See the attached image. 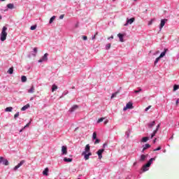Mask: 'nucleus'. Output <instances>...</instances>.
<instances>
[{
	"label": "nucleus",
	"instance_id": "obj_1",
	"mask_svg": "<svg viewBox=\"0 0 179 179\" xmlns=\"http://www.w3.org/2000/svg\"><path fill=\"white\" fill-rule=\"evenodd\" d=\"M6 30H8V28L6 27H3L1 33V41H5V40H6V37L8 36Z\"/></svg>",
	"mask_w": 179,
	"mask_h": 179
},
{
	"label": "nucleus",
	"instance_id": "obj_2",
	"mask_svg": "<svg viewBox=\"0 0 179 179\" xmlns=\"http://www.w3.org/2000/svg\"><path fill=\"white\" fill-rule=\"evenodd\" d=\"M155 160L154 158H151L148 162L145 164L143 166V171H148V167H150V165L152 164V163H153V161Z\"/></svg>",
	"mask_w": 179,
	"mask_h": 179
},
{
	"label": "nucleus",
	"instance_id": "obj_3",
	"mask_svg": "<svg viewBox=\"0 0 179 179\" xmlns=\"http://www.w3.org/2000/svg\"><path fill=\"white\" fill-rule=\"evenodd\" d=\"M132 108H134V105H133L132 102H129L127 103L126 106L124 107L123 110L127 111V110H128V109L132 110Z\"/></svg>",
	"mask_w": 179,
	"mask_h": 179
},
{
	"label": "nucleus",
	"instance_id": "obj_4",
	"mask_svg": "<svg viewBox=\"0 0 179 179\" xmlns=\"http://www.w3.org/2000/svg\"><path fill=\"white\" fill-rule=\"evenodd\" d=\"M24 163H26V161L22 160L17 166H15L13 168L14 171H16V170H17V169H20V167H22V166H23V164H24Z\"/></svg>",
	"mask_w": 179,
	"mask_h": 179
},
{
	"label": "nucleus",
	"instance_id": "obj_5",
	"mask_svg": "<svg viewBox=\"0 0 179 179\" xmlns=\"http://www.w3.org/2000/svg\"><path fill=\"white\" fill-rule=\"evenodd\" d=\"M104 152V149H100L96 152V154L99 156V160H101L103 159V153Z\"/></svg>",
	"mask_w": 179,
	"mask_h": 179
},
{
	"label": "nucleus",
	"instance_id": "obj_6",
	"mask_svg": "<svg viewBox=\"0 0 179 179\" xmlns=\"http://www.w3.org/2000/svg\"><path fill=\"white\" fill-rule=\"evenodd\" d=\"M0 163H3L4 166H9V162L8 159H3V157H0Z\"/></svg>",
	"mask_w": 179,
	"mask_h": 179
},
{
	"label": "nucleus",
	"instance_id": "obj_7",
	"mask_svg": "<svg viewBox=\"0 0 179 179\" xmlns=\"http://www.w3.org/2000/svg\"><path fill=\"white\" fill-rule=\"evenodd\" d=\"M44 61H48V53H45L43 57L38 60V62H44Z\"/></svg>",
	"mask_w": 179,
	"mask_h": 179
},
{
	"label": "nucleus",
	"instance_id": "obj_8",
	"mask_svg": "<svg viewBox=\"0 0 179 179\" xmlns=\"http://www.w3.org/2000/svg\"><path fill=\"white\" fill-rule=\"evenodd\" d=\"M135 22V18L132 17L127 19V23L124 24V26H128V24H132Z\"/></svg>",
	"mask_w": 179,
	"mask_h": 179
},
{
	"label": "nucleus",
	"instance_id": "obj_9",
	"mask_svg": "<svg viewBox=\"0 0 179 179\" xmlns=\"http://www.w3.org/2000/svg\"><path fill=\"white\" fill-rule=\"evenodd\" d=\"M159 128H160V124L157 126L156 130L153 131V133L151 134V139H153V137L155 136L156 134H157V131H159Z\"/></svg>",
	"mask_w": 179,
	"mask_h": 179
},
{
	"label": "nucleus",
	"instance_id": "obj_10",
	"mask_svg": "<svg viewBox=\"0 0 179 179\" xmlns=\"http://www.w3.org/2000/svg\"><path fill=\"white\" fill-rule=\"evenodd\" d=\"M166 22H167V19H163L161 20V23L159 25L160 30H162V29H163V27H164V24H166Z\"/></svg>",
	"mask_w": 179,
	"mask_h": 179
},
{
	"label": "nucleus",
	"instance_id": "obj_11",
	"mask_svg": "<svg viewBox=\"0 0 179 179\" xmlns=\"http://www.w3.org/2000/svg\"><path fill=\"white\" fill-rule=\"evenodd\" d=\"M90 152V145L89 144L86 145L85 151L83 152V155H86V153Z\"/></svg>",
	"mask_w": 179,
	"mask_h": 179
},
{
	"label": "nucleus",
	"instance_id": "obj_12",
	"mask_svg": "<svg viewBox=\"0 0 179 179\" xmlns=\"http://www.w3.org/2000/svg\"><path fill=\"white\" fill-rule=\"evenodd\" d=\"M62 155H67L68 154V148H66V146L63 145L62 147Z\"/></svg>",
	"mask_w": 179,
	"mask_h": 179
},
{
	"label": "nucleus",
	"instance_id": "obj_13",
	"mask_svg": "<svg viewBox=\"0 0 179 179\" xmlns=\"http://www.w3.org/2000/svg\"><path fill=\"white\" fill-rule=\"evenodd\" d=\"M124 34H118L117 37L120 38V43H124Z\"/></svg>",
	"mask_w": 179,
	"mask_h": 179
},
{
	"label": "nucleus",
	"instance_id": "obj_14",
	"mask_svg": "<svg viewBox=\"0 0 179 179\" xmlns=\"http://www.w3.org/2000/svg\"><path fill=\"white\" fill-rule=\"evenodd\" d=\"M27 108H30V104L27 103L21 108V111H26Z\"/></svg>",
	"mask_w": 179,
	"mask_h": 179
},
{
	"label": "nucleus",
	"instance_id": "obj_15",
	"mask_svg": "<svg viewBox=\"0 0 179 179\" xmlns=\"http://www.w3.org/2000/svg\"><path fill=\"white\" fill-rule=\"evenodd\" d=\"M78 105H74L71 108L70 111L71 113H73V111H75V110H78Z\"/></svg>",
	"mask_w": 179,
	"mask_h": 179
},
{
	"label": "nucleus",
	"instance_id": "obj_16",
	"mask_svg": "<svg viewBox=\"0 0 179 179\" xmlns=\"http://www.w3.org/2000/svg\"><path fill=\"white\" fill-rule=\"evenodd\" d=\"M168 49H164V51L162 52L160 55H159V58H163V57H164V55H166V52H167Z\"/></svg>",
	"mask_w": 179,
	"mask_h": 179
},
{
	"label": "nucleus",
	"instance_id": "obj_17",
	"mask_svg": "<svg viewBox=\"0 0 179 179\" xmlns=\"http://www.w3.org/2000/svg\"><path fill=\"white\" fill-rule=\"evenodd\" d=\"M72 160V158H64V162H66V163H71Z\"/></svg>",
	"mask_w": 179,
	"mask_h": 179
},
{
	"label": "nucleus",
	"instance_id": "obj_18",
	"mask_svg": "<svg viewBox=\"0 0 179 179\" xmlns=\"http://www.w3.org/2000/svg\"><path fill=\"white\" fill-rule=\"evenodd\" d=\"M34 90H36V88L34 87V85H32L28 90V93H34Z\"/></svg>",
	"mask_w": 179,
	"mask_h": 179
},
{
	"label": "nucleus",
	"instance_id": "obj_19",
	"mask_svg": "<svg viewBox=\"0 0 179 179\" xmlns=\"http://www.w3.org/2000/svg\"><path fill=\"white\" fill-rule=\"evenodd\" d=\"M82 156H84L85 160H89L90 157L87 153L83 154V152L82 153Z\"/></svg>",
	"mask_w": 179,
	"mask_h": 179
},
{
	"label": "nucleus",
	"instance_id": "obj_20",
	"mask_svg": "<svg viewBox=\"0 0 179 179\" xmlns=\"http://www.w3.org/2000/svg\"><path fill=\"white\" fill-rule=\"evenodd\" d=\"M12 110H13V108H12V107H7V108L5 109V111H6V113H10V112H12Z\"/></svg>",
	"mask_w": 179,
	"mask_h": 179
},
{
	"label": "nucleus",
	"instance_id": "obj_21",
	"mask_svg": "<svg viewBox=\"0 0 179 179\" xmlns=\"http://www.w3.org/2000/svg\"><path fill=\"white\" fill-rule=\"evenodd\" d=\"M7 8H8V9H13L15 8V6L13 5V3H8L7 5Z\"/></svg>",
	"mask_w": 179,
	"mask_h": 179
},
{
	"label": "nucleus",
	"instance_id": "obj_22",
	"mask_svg": "<svg viewBox=\"0 0 179 179\" xmlns=\"http://www.w3.org/2000/svg\"><path fill=\"white\" fill-rule=\"evenodd\" d=\"M43 176H48V168H45V170L43 171Z\"/></svg>",
	"mask_w": 179,
	"mask_h": 179
},
{
	"label": "nucleus",
	"instance_id": "obj_23",
	"mask_svg": "<svg viewBox=\"0 0 179 179\" xmlns=\"http://www.w3.org/2000/svg\"><path fill=\"white\" fill-rule=\"evenodd\" d=\"M21 80H22V83L27 82V78L24 76H22L21 77Z\"/></svg>",
	"mask_w": 179,
	"mask_h": 179
},
{
	"label": "nucleus",
	"instance_id": "obj_24",
	"mask_svg": "<svg viewBox=\"0 0 179 179\" xmlns=\"http://www.w3.org/2000/svg\"><path fill=\"white\" fill-rule=\"evenodd\" d=\"M57 89H58V86H57L56 85H53L52 86V92H55V90H57Z\"/></svg>",
	"mask_w": 179,
	"mask_h": 179
},
{
	"label": "nucleus",
	"instance_id": "obj_25",
	"mask_svg": "<svg viewBox=\"0 0 179 179\" xmlns=\"http://www.w3.org/2000/svg\"><path fill=\"white\" fill-rule=\"evenodd\" d=\"M149 148H150V144H145V145L143 146V152L144 150H146V149H149Z\"/></svg>",
	"mask_w": 179,
	"mask_h": 179
},
{
	"label": "nucleus",
	"instance_id": "obj_26",
	"mask_svg": "<svg viewBox=\"0 0 179 179\" xmlns=\"http://www.w3.org/2000/svg\"><path fill=\"white\" fill-rule=\"evenodd\" d=\"M146 159V155H142L141 156L140 162H145V159Z\"/></svg>",
	"mask_w": 179,
	"mask_h": 179
},
{
	"label": "nucleus",
	"instance_id": "obj_27",
	"mask_svg": "<svg viewBox=\"0 0 179 179\" xmlns=\"http://www.w3.org/2000/svg\"><path fill=\"white\" fill-rule=\"evenodd\" d=\"M147 141H149V137H143L141 140V142L146 143Z\"/></svg>",
	"mask_w": 179,
	"mask_h": 179
},
{
	"label": "nucleus",
	"instance_id": "obj_28",
	"mask_svg": "<svg viewBox=\"0 0 179 179\" xmlns=\"http://www.w3.org/2000/svg\"><path fill=\"white\" fill-rule=\"evenodd\" d=\"M8 73H10V75H12V73H13V67H10V68L8 69Z\"/></svg>",
	"mask_w": 179,
	"mask_h": 179
},
{
	"label": "nucleus",
	"instance_id": "obj_29",
	"mask_svg": "<svg viewBox=\"0 0 179 179\" xmlns=\"http://www.w3.org/2000/svg\"><path fill=\"white\" fill-rule=\"evenodd\" d=\"M92 139H97V133L96 131L93 133Z\"/></svg>",
	"mask_w": 179,
	"mask_h": 179
},
{
	"label": "nucleus",
	"instance_id": "obj_30",
	"mask_svg": "<svg viewBox=\"0 0 179 179\" xmlns=\"http://www.w3.org/2000/svg\"><path fill=\"white\" fill-rule=\"evenodd\" d=\"M55 20V16H52L49 21L50 24H51V23H52V22H54Z\"/></svg>",
	"mask_w": 179,
	"mask_h": 179
},
{
	"label": "nucleus",
	"instance_id": "obj_31",
	"mask_svg": "<svg viewBox=\"0 0 179 179\" xmlns=\"http://www.w3.org/2000/svg\"><path fill=\"white\" fill-rule=\"evenodd\" d=\"M179 89V85H175L173 86V92H176V90H178Z\"/></svg>",
	"mask_w": 179,
	"mask_h": 179
},
{
	"label": "nucleus",
	"instance_id": "obj_32",
	"mask_svg": "<svg viewBox=\"0 0 179 179\" xmlns=\"http://www.w3.org/2000/svg\"><path fill=\"white\" fill-rule=\"evenodd\" d=\"M117 94H118L117 92L112 94V96H111L110 99H114V97H117Z\"/></svg>",
	"mask_w": 179,
	"mask_h": 179
},
{
	"label": "nucleus",
	"instance_id": "obj_33",
	"mask_svg": "<svg viewBox=\"0 0 179 179\" xmlns=\"http://www.w3.org/2000/svg\"><path fill=\"white\" fill-rule=\"evenodd\" d=\"M156 125V122L153 121L151 124H149L150 128H152V127H155Z\"/></svg>",
	"mask_w": 179,
	"mask_h": 179
},
{
	"label": "nucleus",
	"instance_id": "obj_34",
	"mask_svg": "<svg viewBox=\"0 0 179 179\" xmlns=\"http://www.w3.org/2000/svg\"><path fill=\"white\" fill-rule=\"evenodd\" d=\"M160 58H162V57H160V56L159 57L156 58V59L154 62L155 65H156V64H157V62H159V61H160Z\"/></svg>",
	"mask_w": 179,
	"mask_h": 179
},
{
	"label": "nucleus",
	"instance_id": "obj_35",
	"mask_svg": "<svg viewBox=\"0 0 179 179\" xmlns=\"http://www.w3.org/2000/svg\"><path fill=\"white\" fill-rule=\"evenodd\" d=\"M110 48H111V43H108L106 45V50H110Z\"/></svg>",
	"mask_w": 179,
	"mask_h": 179
},
{
	"label": "nucleus",
	"instance_id": "obj_36",
	"mask_svg": "<svg viewBox=\"0 0 179 179\" xmlns=\"http://www.w3.org/2000/svg\"><path fill=\"white\" fill-rule=\"evenodd\" d=\"M31 30H36V29H37V25H34L31 27Z\"/></svg>",
	"mask_w": 179,
	"mask_h": 179
},
{
	"label": "nucleus",
	"instance_id": "obj_37",
	"mask_svg": "<svg viewBox=\"0 0 179 179\" xmlns=\"http://www.w3.org/2000/svg\"><path fill=\"white\" fill-rule=\"evenodd\" d=\"M104 120V117H101L98 120L97 122L99 123V122H103V121Z\"/></svg>",
	"mask_w": 179,
	"mask_h": 179
},
{
	"label": "nucleus",
	"instance_id": "obj_38",
	"mask_svg": "<svg viewBox=\"0 0 179 179\" xmlns=\"http://www.w3.org/2000/svg\"><path fill=\"white\" fill-rule=\"evenodd\" d=\"M97 143H100V139L96 138V141L94 142V145H97Z\"/></svg>",
	"mask_w": 179,
	"mask_h": 179
},
{
	"label": "nucleus",
	"instance_id": "obj_39",
	"mask_svg": "<svg viewBox=\"0 0 179 179\" xmlns=\"http://www.w3.org/2000/svg\"><path fill=\"white\" fill-rule=\"evenodd\" d=\"M141 92H142L141 88H138V90H135L134 93H141Z\"/></svg>",
	"mask_w": 179,
	"mask_h": 179
},
{
	"label": "nucleus",
	"instance_id": "obj_40",
	"mask_svg": "<svg viewBox=\"0 0 179 179\" xmlns=\"http://www.w3.org/2000/svg\"><path fill=\"white\" fill-rule=\"evenodd\" d=\"M17 117H19V112H17V113L15 114V115H14L15 120H16L17 118Z\"/></svg>",
	"mask_w": 179,
	"mask_h": 179
},
{
	"label": "nucleus",
	"instance_id": "obj_41",
	"mask_svg": "<svg viewBox=\"0 0 179 179\" xmlns=\"http://www.w3.org/2000/svg\"><path fill=\"white\" fill-rule=\"evenodd\" d=\"M162 150V147H158L157 148L154 150V152H157V150Z\"/></svg>",
	"mask_w": 179,
	"mask_h": 179
},
{
	"label": "nucleus",
	"instance_id": "obj_42",
	"mask_svg": "<svg viewBox=\"0 0 179 179\" xmlns=\"http://www.w3.org/2000/svg\"><path fill=\"white\" fill-rule=\"evenodd\" d=\"M97 34H99V32H96L93 36H92V40H94V38H96V36H97Z\"/></svg>",
	"mask_w": 179,
	"mask_h": 179
},
{
	"label": "nucleus",
	"instance_id": "obj_43",
	"mask_svg": "<svg viewBox=\"0 0 179 179\" xmlns=\"http://www.w3.org/2000/svg\"><path fill=\"white\" fill-rule=\"evenodd\" d=\"M64 17H65V15L62 14V15H61L59 16V19H60V20H62V19H64Z\"/></svg>",
	"mask_w": 179,
	"mask_h": 179
},
{
	"label": "nucleus",
	"instance_id": "obj_44",
	"mask_svg": "<svg viewBox=\"0 0 179 179\" xmlns=\"http://www.w3.org/2000/svg\"><path fill=\"white\" fill-rule=\"evenodd\" d=\"M151 108H152V106H149L148 107H147L145 108V111H148V110H150Z\"/></svg>",
	"mask_w": 179,
	"mask_h": 179
},
{
	"label": "nucleus",
	"instance_id": "obj_45",
	"mask_svg": "<svg viewBox=\"0 0 179 179\" xmlns=\"http://www.w3.org/2000/svg\"><path fill=\"white\" fill-rule=\"evenodd\" d=\"M83 40H84V41L87 40V36H83Z\"/></svg>",
	"mask_w": 179,
	"mask_h": 179
},
{
	"label": "nucleus",
	"instance_id": "obj_46",
	"mask_svg": "<svg viewBox=\"0 0 179 179\" xmlns=\"http://www.w3.org/2000/svg\"><path fill=\"white\" fill-rule=\"evenodd\" d=\"M153 23V20H151L149 22H148V25L150 26V24H152Z\"/></svg>",
	"mask_w": 179,
	"mask_h": 179
},
{
	"label": "nucleus",
	"instance_id": "obj_47",
	"mask_svg": "<svg viewBox=\"0 0 179 179\" xmlns=\"http://www.w3.org/2000/svg\"><path fill=\"white\" fill-rule=\"evenodd\" d=\"M34 52H35V54H36V52H37V48H34Z\"/></svg>",
	"mask_w": 179,
	"mask_h": 179
},
{
	"label": "nucleus",
	"instance_id": "obj_48",
	"mask_svg": "<svg viewBox=\"0 0 179 179\" xmlns=\"http://www.w3.org/2000/svg\"><path fill=\"white\" fill-rule=\"evenodd\" d=\"M29 126H30V122L25 125L24 128H27V127H29Z\"/></svg>",
	"mask_w": 179,
	"mask_h": 179
},
{
	"label": "nucleus",
	"instance_id": "obj_49",
	"mask_svg": "<svg viewBox=\"0 0 179 179\" xmlns=\"http://www.w3.org/2000/svg\"><path fill=\"white\" fill-rule=\"evenodd\" d=\"M104 124H108V120H106L104 121Z\"/></svg>",
	"mask_w": 179,
	"mask_h": 179
},
{
	"label": "nucleus",
	"instance_id": "obj_50",
	"mask_svg": "<svg viewBox=\"0 0 179 179\" xmlns=\"http://www.w3.org/2000/svg\"><path fill=\"white\" fill-rule=\"evenodd\" d=\"M110 38H114V36H111L110 37L108 38V40H110Z\"/></svg>",
	"mask_w": 179,
	"mask_h": 179
},
{
	"label": "nucleus",
	"instance_id": "obj_51",
	"mask_svg": "<svg viewBox=\"0 0 179 179\" xmlns=\"http://www.w3.org/2000/svg\"><path fill=\"white\" fill-rule=\"evenodd\" d=\"M87 155L90 157V156H92V152H88V154H87Z\"/></svg>",
	"mask_w": 179,
	"mask_h": 179
},
{
	"label": "nucleus",
	"instance_id": "obj_52",
	"mask_svg": "<svg viewBox=\"0 0 179 179\" xmlns=\"http://www.w3.org/2000/svg\"><path fill=\"white\" fill-rule=\"evenodd\" d=\"M156 139H157V138H155V139L153 140V143H156Z\"/></svg>",
	"mask_w": 179,
	"mask_h": 179
},
{
	"label": "nucleus",
	"instance_id": "obj_53",
	"mask_svg": "<svg viewBox=\"0 0 179 179\" xmlns=\"http://www.w3.org/2000/svg\"><path fill=\"white\" fill-rule=\"evenodd\" d=\"M1 2H4V1H6V0H0Z\"/></svg>",
	"mask_w": 179,
	"mask_h": 179
},
{
	"label": "nucleus",
	"instance_id": "obj_54",
	"mask_svg": "<svg viewBox=\"0 0 179 179\" xmlns=\"http://www.w3.org/2000/svg\"><path fill=\"white\" fill-rule=\"evenodd\" d=\"M30 100H34V98L31 97Z\"/></svg>",
	"mask_w": 179,
	"mask_h": 179
},
{
	"label": "nucleus",
	"instance_id": "obj_55",
	"mask_svg": "<svg viewBox=\"0 0 179 179\" xmlns=\"http://www.w3.org/2000/svg\"><path fill=\"white\" fill-rule=\"evenodd\" d=\"M176 104H178V100L176 101Z\"/></svg>",
	"mask_w": 179,
	"mask_h": 179
},
{
	"label": "nucleus",
	"instance_id": "obj_56",
	"mask_svg": "<svg viewBox=\"0 0 179 179\" xmlns=\"http://www.w3.org/2000/svg\"><path fill=\"white\" fill-rule=\"evenodd\" d=\"M104 146H106V144H103V148H104Z\"/></svg>",
	"mask_w": 179,
	"mask_h": 179
},
{
	"label": "nucleus",
	"instance_id": "obj_57",
	"mask_svg": "<svg viewBox=\"0 0 179 179\" xmlns=\"http://www.w3.org/2000/svg\"><path fill=\"white\" fill-rule=\"evenodd\" d=\"M76 27H78V24H76Z\"/></svg>",
	"mask_w": 179,
	"mask_h": 179
},
{
	"label": "nucleus",
	"instance_id": "obj_58",
	"mask_svg": "<svg viewBox=\"0 0 179 179\" xmlns=\"http://www.w3.org/2000/svg\"><path fill=\"white\" fill-rule=\"evenodd\" d=\"M0 19H2V17H0Z\"/></svg>",
	"mask_w": 179,
	"mask_h": 179
},
{
	"label": "nucleus",
	"instance_id": "obj_59",
	"mask_svg": "<svg viewBox=\"0 0 179 179\" xmlns=\"http://www.w3.org/2000/svg\"><path fill=\"white\" fill-rule=\"evenodd\" d=\"M113 1H115V0H113Z\"/></svg>",
	"mask_w": 179,
	"mask_h": 179
}]
</instances>
